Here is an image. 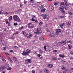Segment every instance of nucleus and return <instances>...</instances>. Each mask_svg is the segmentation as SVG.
<instances>
[{"instance_id": "7", "label": "nucleus", "mask_w": 73, "mask_h": 73, "mask_svg": "<svg viewBox=\"0 0 73 73\" xmlns=\"http://www.w3.org/2000/svg\"><path fill=\"white\" fill-rule=\"evenodd\" d=\"M36 31H37L38 33L39 34H40L42 32V31H41V29L40 28H38L36 29Z\"/></svg>"}, {"instance_id": "12", "label": "nucleus", "mask_w": 73, "mask_h": 73, "mask_svg": "<svg viewBox=\"0 0 73 73\" xmlns=\"http://www.w3.org/2000/svg\"><path fill=\"white\" fill-rule=\"evenodd\" d=\"M48 67L49 68H52L53 67V65L52 64H50L48 65Z\"/></svg>"}, {"instance_id": "20", "label": "nucleus", "mask_w": 73, "mask_h": 73, "mask_svg": "<svg viewBox=\"0 0 73 73\" xmlns=\"http://www.w3.org/2000/svg\"><path fill=\"white\" fill-rule=\"evenodd\" d=\"M2 68V70H5V68H6L5 67V66H3L2 67H1Z\"/></svg>"}, {"instance_id": "15", "label": "nucleus", "mask_w": 73, "mask_h": 73, "mask_svg": "<svg viewBox=\"0 0 73 73\" xmlns=\"http://www.w3.org/2000/svg\"><path fill=\"white\" fill-rule=\"evenodd\" d=\"M12 16H10L9 17V20L10 21H11L12 20Z\"/></svg>"}, {"instance_id": "39", "label": "nucleus", "mask_w": 73, "mask_h": 73, "mask_svg": "<svg viewBox=\"0 0 73 73\" xmlns=\"http://www.w3.org/2000/svg\"><path fill=\"white\" fill-rule=\"evenodd\" d=\"M3 42H4V40H0V42H1L2 44L3 43Z\"/></svg>"}, {"instance_id": "22", "label": "nucleus", "mask_w": 73, "mask_h": 73, "mask_svg": "<svg viewBox=\"0 0 73 73\" xmlns=\"http://www.w3.org/2000/svg\"><path fill=\"white\" fill-rule=\"evenodd\" d=\"M13 59L14 61H17V59L16 57H14L13 58Z\"/></svg>"}, {"instance_id": "61", "label": "nucleus", "mask_w": 73, "mask_h": 73, "mask_svg": "<svg viewBox=\"0 0 73 73\" xmlns=\"http://www.w3.org/2000/svg\"><path fill=\"white\" fill-rule=\"evenodd\" d=\"M70 54L73 55V52H70Z\"/></svg>"}, {"instance_id": "47", "label": "nucleus", "mask_w": 73, "mask_h": 73, "mask_svg": "<svg viewBox=\"0 0 73 73\" xmlns=\"http://www.w3.org/2000/svg\"><path fill=\"white\" fill-rule=\"evenodd\" d=\"M3 69H2L1 67H0V71L1 72V71H3Z\"/></svg>"}, {"instance_id": "53", "label": "nucleus", "mask_w": 73, "mask_h": 73, "mask_svg": "<svg viewBox=\"0 0 73 73\" xmlns=\"http://www.w3.org/2000/svg\"><path fill=\"white\" fill-rule=\"evenodd\" d=\"M0 35H1V36H3V33H0Z\"/></svg>"}, {"instance_id": "2", "label": "nucleus", "mask_w": 73, "mask_h": 73, "mask_svg": "<svg viewBox=\"0 0 73 73\" xmlns=\"http://www.w3.org/2000/svg\"><path fill=\"white\" fill-rule=\"evenodd\" d=\"M60 5L59 6V10L60 11H61L64 9L63 5H65V3L62 2L60 3Z\"/></svg>"}, {"instance_id": "46", "label": "nucleus", "mask_w": 73, "mask_h": 73, "mask_svg": "<svg viewBox=\"0 0 73 73\" xmlns=\"http://www.w3.org/2000/svg\"><path fill=\"white\" fill-rule=\"evenodd\" d=\"M2 60L3 61H5V62H6V60H5V59H2Z\"/></svg>"}, {"instance_id": "54", "label": "nucleus", "mask_w": 73, "mask_h": 73, "mask_svg": "<svg viewBox=\"0 0 73 73\" xmlns=\"http://www.w3.org/2000/svg\"><path fill=\"white\" fill-rule=\"evenodd\" d=\"M14 48L15 49H18V47H17V46H14Z\"/></svg>"}, {"instance_id": "1", "label": "nucleus", "mask_w": 73, "mask_h": 73, "mask_svg": "<svg viewBox=\"0 0 73 73\" xmlns=\"http://www.w3.org/2000/svg\"><path fill=\"white\" fill-rule=\"evenodd\" d=\"M13 19L15 21H18V22H19V23L21 22V20L20 19L19 16L17 15H14L13 16Z\"/></svg>"}, {"instance_id": "58", "label": "nucleus", "mask_w": 73, "mask_h": 73, "mask_svg": "<svg viewBox=\"0 0 73 73\" xmlns=\"http://www.w3.org/2000/svg\"><path fill=\"white\" fill-rule=\"evenodd\" d=\"M3 12L2 11H0V14H3Z\"/></svg>"}, {"instance_id": "43", "label": "nucleus", "mask_w": 73, "mask_h": 73, "mask_svg": "<svg viewBox=\"0 0 73 73\" xmlns=\"http://www.w3.org/2000/svg\"><path fill=\"white\" fill-rule=\"evenodd\" d=\"M37 56H38V57H40L41 56V54H38L37 55Z\"/></svg>"}, {"instance_id": "19", "label": "nucleus", "mask_w": 73, "mask_h": 73, "mask_svg": "<svg viewBox=\"0 0 73 73\" xmlns=\"http://www.w3.org/2000/svg\"><path fill=\"white\" fill-rule=\"evenodd\" d=\"M59 56L60 57H62V58H64V57H65V55H64V54H62V55L60 54Z\"/></svg>"}, {"instance_id": "36", "label": "nucleus", "mask_w": 73, "mask_h": 73, "mask_svg": "<svg viewBox=\"0 0 73 73\" xmlns=\"http://www.w3.org/2000/svg\"><path fill=\"white\" fill-rule=\"evenodd\" d=\"M65 5H66V6H67V7H69V5L68 4V3H67V4L65 3Z\"/></svg>"}, {"instance_id": "23", "label": "nucleus", "mask_w": 73, "mask_h": 73, "mask_svg": "<svg viewBox=\"0 0 73 73\" xmlns=\"http://www.w3.org/2000/svg\"><path fill=\"white\" fill-rule=\"evenodd\" d=\"M43 6H44L43 5H42L41 6H40V8L41 9H43V8H44Z\"/></svg>"}, {"instance_id": "52", "label": "nucleus", "mask_w": 73, "mask_h": 73, "mask_svg": "<svg viewBox=\"0 0 73 73\" xmlns=\"http://www.w3.org/2000/svg\"><path fill=\"white\" fill-rule=\"evenodd\" d=\"M6 66H7V67H8L9 66V64H6Z\"/></svg>"}, {"instance_id": "32", "label": "nucleus", "mask_w": 73, "mask_h": 73, "mask_svg": "<svg viewBox=\"0 0 73 73\" xmlns=\"http://www.w3.org/2000/svg\"><path fill=\"white\" fill-rule=\"evenodd\" d=\"M63 10H64V9H62V10H60V11H61V12H62V13H65V11Z\"/></svg>"}, {"instance_id": "40", "label": "nucleus", "mask_w": 73, "mask_h": 73, "mask_svg": "<svg viewBox=\"0 0 73 73\" xmlns=\"http://www.w3.org/2000/svg\"><path fill=\"white\" fill-rule=\"evenodd\" d=\"M5 15H8L9 14V12H6L4 13Z\"/></svg>"}, {"instance_id": "63", "label": "nucleus", "mask_w": 73, "mask_h": 73, "mask_svg": "<svg viewBox=\"0 0 73 73\" xmlns=\"http://www.w3.org/2000/svg\"><path fill=\"white\" fill-rule=\"evenodd\" d=\"M15 32V33H16V34H19V32H18V31H16Z\"/></svg>"}, {"instance_id": "14", "label": "nucleus", "mask_w": 73, "mask_h": 73, "mask_svg": "<svg viewBox=\"0 0 73 73\" xmlns=\"http://www.w3.org/2000/svg\"><path fill=\"white\" fill-rule=\"evenodd\" d=\"M49 36L50 37H54L55 36H54V34L53 33L49 34Z\"/></svg>"}, {"instance_id": "21", "label": "nucleus", "mask_w": 73, "mask_h": 73, "mask_svg": "<svg viewBox=\"0 0 73 73\" xmlns=\"http://www.w3.org/2000/svg\"><path fill=\"white\" fill-rule=\"evenodd\" d=\"M45 11V8H44L42 9V10H41V12H44Z\"/></svg>"}, {"instance_id": "34", "label": "nucleus", "mask_w": 73, "mask_h": 73, "mask_svg": "<svg viewBox=\"0 0 73 73\" xmlns=\"http://www.w3.org/2000/svg\"><path fill=\"white\" fill-rule=\"evenodd\" d=\"M23 3H24V4H27V3H28V1L25 0L23 2Z\"/></svg>"}, {"instance_id": "38", "label": "nucleus", "mask_w": 73, "mask_h": 73, "mask_svg": "<svg viewBox=\"0 0 73 73\" xmlns=\"http://www.w3.org/2000/svg\"><path fill=\"white\" fill-rule=\"evenodd\" d=\"M64 9H65V10H67L68 9V8L67 7H64Z\"/></svg>"}, {"instance_id": "3", "label": "nucleus", "mask_w": 73, "mask_h": 73, "mask_svg": "<svg viewBox=\"0 0 73 73\" xmlns=\"http://www.w3.org/2000/svg\"><path fill=\"white\" fill-rule=\"evenodd\" d=\"M31 50H29V49H27L26 50V52H24L23 53V55H24V56H26V55H28L29 54V53H31Z\"/></svg>"}, {"instance_id": "11", "label": "nucleus", "mask_w": 73, "mask_h": 73, "mask_svg": "<svg viewBox=\"0 0 73 73\" xmlns=\"http://www.w3.org/2000/svg\"><path fill=\"white\" fill-rule=\"evenodd\" d=\"M44 72L45 73H49L50 72L49 70H48L47 69L44 68Z\"/></svg>"}, {"instance_id": "45", "label": "nucleus", "mask_w": 73, "mask_h": 73, "mask_svg": "<svg viewBox=\"0 0 73 73\" xmlns=\"http://www.w3.org/2000/svg\"><path fill=\"white\" fill-rule=\"evenodd\" d=\"M60 26L61 28H63V27H64V26H63V25H62V24H61L60 25Z\"/></svg>"}, {"instance_id": "4", "label": "nucleus", "mask_w": 73, "mask_h": 73, "mask_svg": "<svg viewBox=\"0 0 73 73\" xmlns=\"http://www.w3.org/2000/svg\"><path fill=\"white\" fill-rule=\"evenodd\" d=\"M28 26L29 28H30L31 29H32V28H33L34 27V25H33L32 23H29L28 24Z\"/></svg>"}, {"instance_id": "24", "label": "nucleus", "mask_w": 73, "mask_h": 73, "mask_svg": "<svg viewBox=\"0 0 73 73\" xmlns=\"http://www.w3.org/2000/svg\"><path fill=\"white\" fill-rule=\"evenodd\" d=\"M52 58H53L52 60H57V58L56 57H52Z\"/></svg>"}, {"instance_id": "35", "label": "nucleus", "mask_w": 73, "mask_h": 73, "mask_svg": "<svg viewBox=\"0 0 73 73\" xmlns=\"http://www.w3.org/2000/svg\"><path fill=\"white\" fill-rule=\"evenodd\" d=\"M39 51L40 52V53H41V54L42 53L43 51L41 50V49L39 50Z\"/></svg>"}, {"instance_id": "55", "label": "nucleus", "mask_w": 73, "mask_h": 73, "mask_svg": "<svg viewBox=\"0 0 73 73\" xmlns=\"http://www.w3.org/2000/svg\"><path fill=\"white\" fill-rule=\"evenodd\" d=\"M53 52H54V53H56V52H57V51L56 50H54L53 51Z\"/></svg>"}, {"instance_id": "10", "label": "nucleus", "mask_w": 73, "mask_h": 73, "mask_svg": "<svg viewBox=\"0 0 73 73\" xmlns=\"http://www.w3.org/2000/svg\"><path fill=\"white\" fill-rule=\"evenodd\" d=\"M53 7L52 5H50L49 6V9L50 11H53Z\"/></svg>"}, {"instance_id": "51", "label": "nucleus", "mask_w": 73, "mask_h": 73, "mask_svg": "<svg viewBox=\"0 0 73 73\" xmlns=\"http://www.w3.org/2000/svg\"><path fill=\"white\" fill-rule=\"evenodd\" d=\"M54 4L55 5H57V3H54Z\"/></svg>"}, {"instance_id": "27", "label": "nucleus", "mask_w": 73, "mask_h": 73, "mask_svg": "<svg viewBox=\"0 0 73 73\" xmlns=\"http://www.w3.org/2000/svg\"><path fill=\"white\" fill-rule=\"evenodd\" d=\"M62 69H65V68H66L64 66V65H62Z\"/></svg>"}, {"instance_id": "50", "label": "nucleus", "mask_w": 73, "mask_h": 73, "mask_svg": "<svg viewBox=\"0 0 73 73\" xmlns=\"http://www.w3.org/2000/svg\"><path fill=\"white\" fill-rule=\"evenodd\" d=\"M34 38H37V35H36L34 36Z\"/></svg>"}, {"instance_id": "62", "label": "nucleus", "mask_w": 73, "mask_h": 73, "mask_svg": "<svg viewBox=\"0 0 73 73\" xmlns=\"http://www.w3.org/2000/svg\"><path fill=\"white\" fill-rule=\"evenodd\" d=\"M31 20H32V21H35V19H33V18H32V19H31Z\"/></svg>"}, {"instance_id": "60", "label": "nucleus", "mask_w": 73, "mask_h": 73, "mask_svg": "<svg viewBox=\"0 0 73 73\" xmlns=\"http://www.w3.org/2000/svg\"><path fill=\"white\" fill-rule=\"evenodd\" d=\"M35 21V23H38V21H37V20H35V21Z\"/></svg>"}, {"instance_id": "18", "label": "nucleus", "mask_w": 73, "mask_h": 73, "mask_svg": "<svg viewBox=\"0 0 73 73\" xmlns=\"http://www.w3.org/2000/svg\"><path fill=\"white\" fill-rule=\"evenodd\" d=\"M15 63L17 65V66H19L20 65V64H19V62L17 60L16 61Z\"/></svg>"}, {"instance_id": "57", "label": "nucleus", "mask_w": 73, "mask_h": 73, "mask_svg": "<svg viewBox=\"0 0 73 73\" xmlns=\"http://www.w3.org/2000/svg\"><path fill=\"white\" fill-rule=\"evenodd\" d=\"M68 47L69 48V49H71V47H70V45H68Z\"/></svg>"}, {"instance_id": "17", "label": "nucleus", "mask_w": 73, "mask_h": 73, "mask_svg": "<svg viewBox=\"0 0 73 73\" xmlns=\"http://www.w3.org/2000/svg\"><path fill=\"white\" fill-rule=\"evenodd\" d=\"M70 23L71 22L70 21L67 22L66 23L67 26V27H68V26H69V25H70Z\"/></svg>"}, {"instance_id": "33", "label": "nucleus", "mask_w": 73, "mask_h": 73, "mask_svg": "<svg viewBox=\"0 0 73 73\" xmlns=\"http://www.w3.org/2000/svg\"><path fill=\"white\" fill-rule=\"evenodd\" d=\"M40 26H41V25H42V22H41L39 23V24Z\"/></svg>"}, {"instance_id": "30", "label": "nucleus", "mask_w": 73, "mask_h": 73, "mask_svg": "<svg viewBox=\"0 0 73 73\" xmlns=\"http://www.w3.org/2000/svg\"><path fill=\"white\" fill-rule=\"evenodd\" d=\"M61 42L62 43H63V44H66V42H65V41H64L63 40H61Z\"/></svg>"}, {"instance_id": "31", "label": "nucleus", "mask_w": 73, "mask_h": 73, "mask_svg": "<svg viewBox=\"0 0 73 73\" xmlns=\"http://www.w3.org/2000/svg\"><path fill=\"white\" fill-rule=\"evenodd\" d=\"M7 69L9 70H12V68L11 67H9L7 68Z\"/></svg>"}, {"instance_id": "59", "label": "nucleus", "mask_w": 73, "mask_h": 73, "mask_svg": "<svg viewBox=\"0 0 73 73\" xmlns=\"http://www.w3.org/2000/svg\"><path fill=\"white\" fill-rule=\"evenodd\" d=\"M10 62H11V63H12V62H13V61L11 59H10Z\"/></svg>"}, {"instance_id": "42", "label": "nucleus", "mask_w": 73, "mask_h": 73, "mask_svg": "<svg viewBox=\"0 0 73 73\" xmlns=\"http://www.w3.org/2000/svg\"><path fill=\"white\" fill-rule=\"evenodd\" d=\"M44 49L45 50V51H46V52H47V51H46V46H44Z\"/></svg>"}, {"instance_id": "13", "label": "nucleus", "mask_w": 73, "mask_h": 73, "mask_svg": "<svg viewBox=\"0 0 73 73\" xmlns=\"http://www.w3.org/2000/svg\"><path fill=\"white\" fill-rule=\"evenodd\" d=\"M31 37H32V34L31 33H29V34H28V36H27L28 38H30Z\"/></svg>"}, {"instance_id": "26", "label": "nucleus", "mask_w": 73, "mask_h": 73, "mask_svg": "<svg viewBox=\"0 0 73 73\" xmlns=\"http://www.w3.org/2000/svg\"><path fill=\"white\" fill-rule=\"evenodd\" d=\"M40 38L41 40H44V38L43 36H41L40 37Z\"/></svg>"}, {"instance_id": "25", "label": "nucleus", "mask_w": 73, "mask_h": 73, "mask_svg": "<svg viewBox=\"0 0 73 73\" xmlns=\"http://www.w3.org/2000/svg\"><path fill=\"white\" fill-rule=\"evenodd\" d=\"M67 42H68V43H70V44H72V40H70V41H68Z\"/></svg>"}, {"instance_id": "41", "label": "nucleus", "mask_w": 73, "mask_h": 73, "mask_svg": "<svg viewBox=\"0 0 73 73\" xmlns=\"http://www.w3.org/2000/svg\"><path fill=\"white\" fill-rule=\"evenodd\" d=\"M62 44V42H58V44L59 45H61V44Z\"/></svg>"}, {"instance_id": "44", "label": "nucleus", "mask_w": 73, "mask_h": 73, "mask_svg": "<svg viewBox=\"0 0 73 73\" xmlns=\"http://www.w3.org/2000/svg\"><path fill=\"white\" fill-rule=\"evenodd\" d=\"M59 18H64V16H59L58 17Z\"/></svg>"}, {"instance_id": "49", "label": "nucleus", "mask_w": 73, "mask_h": 73, "mask_svg": "<svg viewBox=\"0 0 73 73\" xmlns=\"http://www.w3.org/2000/svg\"><path fill=\"white\" fill-rule=\"evenodd\" d=\"M34 33L35 34H39V33H38V32L37 31V32H35Z\"/></svg>"}, {"instance_id": "64", "label": "nucleus", "mask_w": 73, "mask_h": 73, "mask_svg": "<svg viewBox=\"0 0 73 73\" xmlns=\"http://www.w3.org/2000/svg\"><path fill=\"white\" fill-rule=\"evenodd\" d=\"M32 17L33 18H36V17H35V16H34V15H32Z\"/></svg>"}, {"instance_id": "56", "label": "nucleus", "mask_w": 73, "mask_h": 73, "mask_svg": "<svg viewBox=\"0 0 73 73\" xmlns=\"http://www.w3.org/2000/svg\"><path fill=\"white\" fill-rule=\"evenodd\" d=\"M32 73H35V70H32Z\"/></svg>"}, {"instance_id": "28", "label": "nucleus", "mask_w": 73, "mask_h": 73, "mask_svg": "<svg viewBox=\"0 0 73 73\" xmlns=\"http://www.w3.org/2000/svg\"><path fill=\"white\" fill-rule=\"evenodd\" d=\"M24 27L22 26L21 27V28H19V30H21V29H24Z\"/></svg>"}, {"instance_id": "9", "label": "nucleus", "mask_w": 73, "mask_h": 73, "mask_svg": "<svg viewBox=\"0 0 73 73\" xmlns=\"http://www.w3.org/2000/svg\"><path fill=\"white\" fill-rule=\"evenodd\" d=\"M31 60L30 59L26 60L25 64H28V63L31 62Z\"/></svg>"}, {"instance_id": "6", "label": "nucleus", "mask_w": 73, "mask_h": 73, "mask_svg": "<svg viewBox=\"0 0 73 73\" xmlns=\"http://www.w3.org/2000/svg\"><path fill=\"white\" fill-rule=\"evenodd\" d=\"M42 15L43 17V19H49V16H47L46 14H43Z\"/></svg>"}, {"instance_id": "16", "label": "nucleus", "mask_w": 73, "mask_h": 73, "mask_svg": "<svg viewBox=\"0 0 73 73\" xmlns=\"http://www.w3.org/2000/svg\"><path fill=\"white\" fill-rule=\"evenodd\" d=\"M69 70V69H67L66 70H64L63 71V73H66V72H67V71H68V70Z\"/></svg>"}, {"instance_id": "29", "label": "nucleus", "mask_w": 73, "mask_h": 73, "mask_svg": "<svg viewBox=\"0 0 73 73\" xmlns=\"http://www.w3.org/2000/svg\"><path fill=\"white\" fill-rule=\"evenodd\" d=\"M68 13L70 15H73V13L70 11H68Z\"/></svg>"}, {"instance_id": "48", "label": "nucleus", "mask_w": 73, "mask_h": 73, "mask_svg": "<svg viewBox=\"0 0 73 73\" xmlns=\"http://www.w3.org/2000/svg\"><path fill=\"white\" fill-rule=\"evenodd\" d=\"M17 25V23H14V25Z\"/></svg>"}, {"instance_id": "8", "label": "nucleus", "mask_w": 73, "mask_h": 73, "mask_svg": "<svg viewBox=\"0 0 73 73\" xmlns=\"http://www.w3.org/2000/svg\"><path fill=\"white\" fill-rule=\"evenodd\" d=\"M22 35H24V36H25V37H27V38H28V33H26L25 31H23L22 32Z\"/></svg>"}, {"instance_id": "37", "label": "nucleus", "mask_w": 73, "mask_h": 73, "mask_svg": "<svg viewBox=\"0 0 73 73\" xmlns=\"http://www.w3.org/2000/svg\"><path fill=\"white\" fill-rule=\"evenodd\" d=\"M21 11V9H20L19 10H17V12H20Z\"/></svg>"}, {"instance_id": "5", "label": "nucleus", "mask_w": 73, "mask_h": 73, "mask_svg": "<svg viewBox=\"0 0 73 73\" xmlns=\"http://www.w3.org/2000/svg\"><path fill=\"white\" fill-rule=\"evenodd\" d=\"M61 30L60 29H57L56 30V35H58L61 33Z\"/></svg>"}]
</instances>
